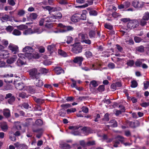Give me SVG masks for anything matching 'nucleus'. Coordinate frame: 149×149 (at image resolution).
Returning a JSON list of instances; mask_svg holds the SVG:
<instances>
[{
  "label": "nucleus",
  "instance_id": "8fccbe9b",
  "mask_svg": "<svg viewBox=\"0 0 149 149\" xmlns=\"http://www.w3.org/2000/svg\"><path fill=\"white\" fill-rule=\"evenodd\" d=\"M134 62L133 60H129L128 61L127 64L128 66H132L134 64Z\"/></svg>",
  "mask_w": 149,
  "mask_h": 149
},
{
  "label": "nucleus",
  "instance_id": "ddd939ff",
  "mask_svg": "<svg viewBox=\"0 0 149 149\" xmlns=\"http://www.w3.org/2000/svg\"><path fill=\"white\" fill-rule=\"evenodd\" d=\"M17 58V57L16 55H14L11 58L7 59L6 60V62L7 63L9 64H11L16 61Z\"/></svg>",
  "mask_w": 149,
  "mask_h": 149
},
{
  "label": "nucleus",
  "instance_id": "ea45409f",
  "mask_svg": "<svg viewBox=\"0 0 149 149\" xmlns=\"http://www.w3.org/2000/svg\"><path fill=\"white\" fill-rule=\"evenodd\" d=\"M17 27L18 29L20 30H22L26 29L27 28V26L25 25L22 24L17 26Z\"/></svg>",
  "mask_w": 149,
  "mask_h": 149
},
{
  "label": "nucleus",
  "instance_id": "4468645a",
  "mask_svg": "<svg viewBox=\"0 0 149 149\" xmlns=\"http://www.w3.org/2000/svg\"><path fill=\"white\" fill-rule=\"evenodd\" d=\"M34 49L32 47L29 46H26L23 49V51L26 53H31L34 51Z\"/></svg>",
  "mask_w": 149,
  "mask_h": 149
},
{
  "label": "nucleus",
  "instance_id": "f704fd0d",
  "mask_svg": "<svg viewBox=\"0 0 149 149\" xmlns=\"http://www.w3.org/2000/svg\"><path fill=\"white\" fill-rule=\"evenodd\" d=\"M61 147L63 149H69L70 148V145L65 143H63L61 144Z\"/></svg>",
  "mask_w": 149,
  "mask_h": 149
},
{
  "label": "nucleus",
  "instance_id": "13d9d810",
  "mask_svg": "<svg viewBox=\"0 0 149 149\" xmlns=\"http://www.w3.org/2000/svg\"><path fill=\"white\" fill-rule=\"evenodd\" d=\"M32 33H33L31 31V30L30 29L26 30L24 32V34L26 35L31 34Z\"/></svg>",
  "mask_w": 149,
  "mask_h": 149
},
{
  "label": "nucleus",
  "instance_id": "4c0bfd02",
  "mask_svg": "<svg viewBox=\"0 0 149 149\" xmlns=\"http://www.w3.org/2000/svg\"><path fill=\"white\" fill-rule=\"evenodd\" d=\"M58 53L59 54L64 57H66L67 56L66 53L61 49H58Z\"/></svg>",
  "mask_w": 149,
  "mask_h": 149
},
{
  "label": "nucleus",
  "instance_id": "a878e982",
  "mask_svg": "<svg viewBox=\"0 0 149 149\" xmlns=\"http://www.w3.org/2000/svg\"><path fill=\"white\" fill-rule=\"evenodd\" d=\"M3 115L4 116L6 117H9L10 116V111L8 109H5L3 111Z\"/></svg>",
  "mask_w": 149,
  "mask_h": 149
},
{
  "label": "nucleus",
  "instance_id": "4d7b16f0",
  "mask_svg": "<svg viewBox=\"0 0 149 149\" xmlns=\"http://www.w3.org/2000/svg\"><path fill=\"white\" fill-rule=\"evenodd\" d=\"M134 39L135 42L137 43L139 42L142 40L141 38L137 36L135 37Z\"/></svg>",
  "mask_w": 149,
  "mask_h": 149
},
{
  "label": "nucleus",
  "instance_id": "1a4fd4ad",
  "mask_svg": "<svg viewBox=\"0 0 149 149\" xmlns=\"http://www.w3.org/2000/svg\"><path fill=\"white\" fill-rule=\"evenodd\" d=\"M71 20L74 22H77L80 20V15L76 14L72 15L71 18Z\"/></svg>",
  "mask_w": 149,
  "mask_h": 149
},
{
  "label": "nucleus",
  "instance_id": "c9c22d12",
  "mask_svg": "<svg viewBox=\"0 0 149 149\" xmlns=\"http://www.w3.org/2000/svg\"><path fill=\"white\" fill-rule=\"evenodd\" d=\"M9 19V17L7 15L5 14L4 16H3L1 18V19L3 22L5 21H7Z\"/></svg>",
  "mask_w": 149,
  "mask_h": 149
},
{
  "label": "nucleus",
  "instance_id": "7ed1b4c3",
  "mask_svg": "<svg viewBox=\"0 0 149 149\" xmlns=\"http://www.w3.org/2000/svg\"><path fill=\"white\" fill-rule=\"evenodd\" d=\"M139 26L138 21L136 19L130 21L127 24L128 28L132 29L137 27Z\"/></svg>",
  "mask_w": 149,
  "mask_h": 149
},
{
  "label": "nucleus",
  "instance_id": "2eb2a0df",
  "mask_svg": "<svg viewBox=\"0 0 149 149\" xmlns=\"http://www.w3.org/2000/svg\"><path fill=\"white\" fill-rule=\"evenodd\" d=\"M1 128L3 131H6L8 128L7 123L5 122L1 123Z\"/></svg>",
  "mask_w": 149,
  "mask_h": 149
},
{
  "label": "nucleus",
  "instance_id": "37998d69",
  "mask_svg": "<svg viewBox=\"0 0 149 149\" xmlns=\"http://www.w3.org/2000/svg\"><path fill=\"white\" fill-rule=\"evenodd\" d=\"M53 17L52 16L50 17H47V18H44L45 22H50L52 21V19Z\"/></svg>",
  "mask_w": 149,
  "mask_h": 149
},
{
  "label": "nucleus",
  "instance_id": "69168bd1",
  "mask_svg": "<svg viewBox=\"0 0 149 149\" xmlns=\"http://www.w3.org/2000/svg\"><path fill=\"white\" fill-rule=\"evenodd\" d=\"M82 111L85 113H87L88 112V109L87 107H83L82 108Z\"/></svg>",
  "mask_w": 149,
  "mask_h": 149
},
{
  "label": "nucleus",
  "instance_id": "2f4dec72",
  "mask_svg": "<svg viewBox=\"0 0 149 149\" xmlns=\"http://www.w3.org/2000/svg\"><path fill=\"white\" fill-rule=\"evenodd\" d=\"M66 114V111L65 109H62L60 110V111L59 112V114L60 116L64 117L65 116Z\"/></svg>",
  "mask_w": 149,
  "mask_h": 149
},
{
  "label": "nucleus",
  "instance_id": "b1692460",
  "mask_svg": "<svg viewBox=\"0 0 149 149\" xmlns=\"http://www.w3.org/2000/svg\"><path fill=\"white\" fill-rule=\"evenodd\" d=\"M33 99L37 103L39 104H41L44 102V100L42 99L37 98L36 97H33Z\"/></svg>",
  "mask_w": 149,
  "mask_h": 149
},
{
  "label": "nucleus",
  "instance_id": "f257e3e1",
  "mask_svg": "<svg viewBox=\"0 0 149 149\" xmlns=\"http://www.w3.org/2000/svg\"><path fill=\"white\" fill-rule=\"evenodd\" d=\"M72 46L73 47L72 49V51L74 54H78L82 52V47L80 42H76Z\"/></svg>",
  "mask_w": 149,
  "mask_h": 149
},
{
  "label": "nucleus",
  "instance_id": "9d476101",
  "mask_svg": "<svg viewBox=\"0 0 149 149\" xmlns=\"http://www.w3.org/2000/svg\"><path fill=\"white\" fill-rule=\"evenodd\" d=\"M32 130L34 132H37L38 133L36 135V137L38 138H40L42 135L43 133L42 130L40 129L36 130L33 127V128Z\"/></svg>",
  "mask_w": 149,
  "mask_h": 149
},
{
  "label": "nucleus",
  "instance_id": "a19ab883",
  "mask_svg": "<svg viewBox=\"0 0 149 149\" xmlns=\"http://www.w3.org/2000/svg\"><path fill=\"white\" fill-rule=\"evenodd\" d=\"M16 64L18 66H20L24 64V63L22 60L19 59H18L17 61Z\"/></svg>",
  "mask_w": 149,
  "mask_h": 149
},
{
  "label": "nucleus",
  "instance_id": "aec40b11",
  "mask_svg": "<svg viewBox=\"0 0 149 149\" xmlns=\"http://www.w3.org/2000/svg\"><path fill=\"white\" fill-rule=\"evenodd\" d=\"M117 123L116 121L114 120H111L109 122V125H107L108 127H116Z\"/></svg>",
  "mask_w": 149,
  "mask_h": 149
},
{
  "label": "nucleus",
  "instance_id": "cd10ccee",
  "mask_svg": "<svg viewBox=\"0 0 149 149\" xmlns=\"http://www.w3.org/2000/svg\"><path fill=\"white\" fill-rule=\"evenodd\" d=\"M39 71L40 72H38V74H46L48 73V70L45 68H40Z\"/></svg>",
  "mask_w": 149,
  "mask_h": 149
},
{
  "label": "nucleus",
  "instance_id": "f3484780",
  "mask_svg": "<svg viewBox=\"0 0 149 149\" xmlns=\"http://www.w3.org/2000/svg\"><path fill=\"white\" fill-rule=\"evenodd\" d=\"M29 53L27 52L25 53V54L20 53L18 54V56L23 59L25 58H28L29 59V56L30 55Z\"/></svg>",
  "mask_w": 149,
  "mask_h": 149
},
{
  "label": "nucleus",
  "instance_id": "6e6552de",
  "mask_svg": "<svg viewBox=\"0 0 149 149\" xmlns=\"http://www.w3.org/2000/svg\"><path fill=\"white\" fill-rule=\"evenodd\" d=\"M8 48L9 49L12 51V52H14V54H15L18 51V47L17 46L10 44Z\"/></svg>",
  "mask_w": 149,
  "mask_h": 149
},
{
  "label": "nucleus",
  "instance_id": "7c9ffc66",
  "mask_svg": "<svg viewBox=\"0 0 149 149\" xmlns=\"http://www.w3.org/2000/svg\"><path fill=\"white\" fill-rule=\"evenodd\" d=\"M142 19L147 21L149 19V13L148 12H146L143 15Z\"/></svg>",
  "mask_w": 149,
  "mask_h": 149
},
{
  "label": "nucleus",
  "instance_id": "5fc2aeb1",
  "mask_svg": "<svg viewBox=\"0 0 149 149\" xmlns=\"http://www.w3.org/2000/svg\"><path fill=\"white\" fill-rule=\"evenodd\" d=\"M108 68L111 69H114L115 68V65L112 63H110L108 65Z\"/></svg>",
  "mask_w": 149,
  "mask_h": 149
},
{
  "label": "nucleus",
  "instance_id": "a18cd8bd",
  "mask_svg": "<svg viewBox=\"0 0 149 149\" xmlns=\"http://www.w3.org/2000/svg\"><path fill=\"white\" fill-rule=\"evenodd\" d=\"M76 109L74 108H72L70 109H68L67 110V112L68 114H69L70 113H73L76 111Z\"/></svg>",
  "mask_w": 149,
  "mask_h": 149
},
{
  "label": "nucleus",
  "instance_id": "dca6fc26",
  "mask_svg": "<svg viewBox=\"0 0 149 149\" xmlns=\"http://www.w3.org/2000/svg\"><path fill=\"white\" fill-rule=\"evenodd\" d=\"M15 86L17 89L19 90H22L24 87V85L22 83L15 84Z\"/></svg>",
  "mask_w": 149,
  "mask_h": 149
},
{
  "label": "nucleus",
  "instance_id": "58836bf2",
  "mask_svg": "<svg viewBox=\"0 0 149 149\" xmlns=\"http://www.w3.org/2000/svg\"><path fill=\"white\" fill-rule=\"evenodd\" d=\"M144 47L143 46L141 45L140 46L137 47L136 48V50L137 51L139 52H144Z\"/></svg>",
  "mask_w": 149,
  "mask_h": 149
},
{
  "label": "nucleus",
  "instance_id": "680f3d73",
  "mask_svg": "<svg viewBox=\"0 0 149 149\" xmlns=\"http://www.w3.org/2000/svg\"><path fill=\"white\" fill-rule=\"evenodd\" d=\"M123 4L125 8H126L130 6V3L129 2L127 1L124 2Z\"/></svg>",
  "mask_w": 149,
  "mask_h": 149
},
{
  "label": "nucleus",
  "instance_id": "473e14b6",
  "mask_svg": "<svg viewBox=\"0 0 149 149\" xmlns=\"http://www.w3.org/2000/svg\"><path fill=\"white\" fill-rule=\"evenodd\" d=\"M12 33L15 36H19L21 34V32L17 29L14 30Z\"/></svg>",
  "mask_w": 149,
  "mask_h": 149
},
{
  "label": "nucleus",
  "instance_id": "e433bc0d",
  "mask_svg": "<svg viewBox=\"0 0 149 149\" xmlns=\"http://www.w3.org/2000/svg\"><path fill=\"white\" fill-rule=\"evenodd\" d=\"M13 29L14 27L13 26H8L5 29L7 32L10 33L13 30Z\"/></svg>",
  "mask_w": 149,
  "mask_h": 149
},
{
  "label": "nucleus",
  "instance_id": "09e8293b",
  "mask_svg": "<svg viewBox=\"0 0 149 149\" xmlns=\"http://www.w3.org/2000/svg\"><path fill=\"white\" fill-rule=\"evenodd\" d=\"M90 84L92 85L94 87H96L98 85L97 81L95 80H93L91 81L90 82Z\"/></svg>",
  "mask_w": 149,
  "mask_h": 149
},
{
  "label": "nucleus",
  "instance_id": "6e6d98bb",
  "mask_svg": "<svg viewBox=\"0 0 149 149\" xmlns=\"http://www.w3.org/2000/svg\"><path fill=\"white\" fill-rule=\"evenodd\" d=\"M90 15H91L96 16L97 15V13L95 10H92L89 11Z\"/></svg>",
  "mask_w": 149,
  "mask_h": 149
},
{
  "label": "nucleus",
  "instance_id": "423d86ee",
  "mask_svg": "<svg viewBox=\"0 0 149 149\" xmlns=\"http://www.w3.org/2000/svg\"><path fill=\"white\" fill-rule=\"evenodd\" d=\"M58 26L63 29V32H66L68 31L73 30V28L71 26H65L62 24L59 23L58 24Z\"/></svg>",
  "mask_w": 149,
  "mask_h": 149
},
{
  "label": "nucleus",
  "instance_id": "e2e57ef3",
  "mask_svg": "<svg viewBox=\"0 0 149 149\" xmlns=\"http://www.w3.org/2000/svg\"><path fill=\"white\" fill-rule=\"evenodd\" d=\"M117 138L118 140L121 142H123L125 141L124 138L123 137L120 136H118L117 137Z\"/></svg>",
  "mask_w": 149,
  "mask_h": 149
},
{
  "label": "nucleus",
  "instance_id": "412c9836",
  "mask_svg": "<svg viewBox=\"0 0 149 149\" xmlns=\"http://www.w3.org/2000/svg\"><path fill=\"white\" fill-rule=\"evenodd\" d=\"M138 21L139 25H140L142 26H146L147 24V21L142 19H140Z\"/></svg>",
  "mask_w": 149,
  "mask_h": 149
},
{
  "label": "nucleus",
  "instance_id": "4be33fe9",
  "mask_svg": "<svg viewBox=\"0 0 149 149\" xmlns=\"http://www.w3.org/2000/svg\"><path fill=\"white\" fill-rule=\"evenodd\" d=\"M30 54L29 56V59L34 58L35 59H38L40 57L38 53H36L35 54H32V53H29Z\"/></svg>",
  "mask_w": 149,
  "mask_h": 149
},
{
  "label": "nucleus",
  "instance_id": "864d4df0",
  "mask_svg": "<svg viewBox=\"0 0 149 149\" xmlns=\"http://www.w3.org/2000/svg\"><path fill=\"white\" fill-rule=\"evenodd\" d=\"M52 17H53V18H55L57 19H60L62 18V15L61 13L59 14H57V15H54Z\"/></svg>",
  "mask_w": 149,
  "mask_h": 149
},
{
  "label": "nucleus",
  "instance_id": "79ce46f5",
  "mask_svg": "<svg viewBox=\"0 0 149 149\" xmlns=\"http://www.w3.org/2000/svg\"><path fill=\"white\" fill-rule=\"evenodd\" d=\"M15 100V97L14 96H13L10 98L8 99V102L10 104H12L14 102Z\"/></svg>",
  "mask_w": 149,
  "mask_h": 149
},
{
  "label": "nucleus",
  "instance_id": "9b49d317",
  "mask_svg": "<svg viewBox=\"0 0 149 149\" xmlns=\"http://www.w3.org/2000/svg\"><path fill=\"white\" fill-rule=\"evenodd\" d=\"M54 70L57 74H63L64 73V70L61 67H56L54 68Z\"/></svg>",
  "mask_w": 149,
  "mask_h": 149
},
{
  "label": "nucleus",
  "instance_id": "de8ad7c7",
  "mask_svg": "<svg viewBox=\"0 0 149 149\" xmlns=\"http://www.w3.org/2000/svg\"><path fill=\"white\" fill-rule=\"evenodd\" d=\"M89 35L90 38H92L95 37V34L94 31L91 30L89 32Z\"/></svg>",
  "mask_w": 149,
  "mask_h": 149
},
{
  "label": "nucleus",
  "instance_id": "f8f14e48",
  "mask_svg": "<svg viewBox=\"0 0 149 149\" xmlns=\"http://www.w3.org/2000/svg\"><path fill=\"white\" fill-rule=\"evenodd\" d=\"M45 8L49 11H55L57 10H60L61 8L59 7H51L50 6H47L45 7Z\"/></svg>",
  "mask_w": 149,
  "mask_h": 149
},
{
  "label": "nucleus",
  "instance_id": "39448f33",
  "mask_svg": "<svg viewBox=\"0 0 149 149\" xmlns=\"http://www.w3.org/2000/svg\"><path fill=\"white\" fill-rule=\"evenodd\" d=\"M84 59V58L82 56H76L74 58L73 61L74 63H77L79 66H81Z\"/></svg>",
  "mask_w": 149,
  "mask_h": 149
},
{
  "label": "nucleus",
  "instance_id": "49530a36",
  "mask_svg": "<svg viewBox=\"0 0 149 149\" xmlns=\"http://www.w3.org/2000/svg\"><path fill=\"white\" fill-rule=\"evenodd\" d=\"M138 84L137 82L133 80L131 81V87L132 88H135L137 86Z\"/></svg>",
  "mask_w": 149,
  "mask_h": 149
},
{
  "label": "nucleus",
  "instance_id": "3c124183",
  "mask_svg": "<svg viewBox=\"0 0 149 149\" xmlns=\"http://www.w3.org/2000/svg\"><path fill=\"white\" fill-rule=\"evenodd\" d=\"M36 124L38 126H41L43 124L42 121L40 119H38L36 121Z\"/></svg>",
  "mask_w": 149,
  "mask_h": 149
},
{
  "label": "nucleus",
  "instance_id": "052dcab7",
  "mask_svg": "<svg viewBox=\"0 0 149 149\" xmlns=\"http://www.w3.org/2000/svg\"><path fill=\"white\" fill-rule=\"evenodd\" d=\"M19 97H21L22 98L27 97H28V96L26 95V94L24 92H22L19 93Z\"/></svg>",
  "mask_w": 149,
  "mask_h": 149
},
{
  "label": "nucleus",
  "instance_id": "774afa93",
  "mask_svg": "<svg viewBox=\"0 0 149 149\" xmlns=\"http://www.w3.org/2000/svg\"><path fill=\"white\" fill-rule=\"evenodd\" d=\"M143 107H148L149 105V102H143L140 104Z\"/></svg>",
  "mask_w": 149,
  "mask_h": 149
},
{
  "label": "nucleus",
  "instance_id": "5701e85b",
  "mask_svg": "<svg viewBox=\"0 0 149 149\" xmlns=\"http://www.w3.org/2000/svg\"><path fill=\"white\" fill-rule=\"evenodd\" d=\"M86 13H87V11L86 10H83L82 13L80 16V20H86Z\"/></svg>",
  "mask_w": 149,
  "mask_h": 149
},
{
  "label": "nucleus",
  "instance_id": "c756f323",
  "mask_svg": "<svg viewBox=\"0 0 149 149\" xmlns=\"http://www.w3.org/2000/svg\"><path fill=\"white\" fill-rule=\"evenodd\" d=\"M61 107H62V109H65L71 107V105L69 104H63L61 105Z\"/></svg>",
  "mask_w": 149,
  "mask_h": 149
},
{
  "label": "nucleus",
  "instance_id": "6ab92c4d",
  "mask_svg": "<svg viewBox=\"0 0 149 149\" xmlns=\"http://www.w3.org/2000/svg\"><path fill=\"white\" fill-rule=\"evenodd\" d=\"M28 72L29 74H38V70L36 68L30 69Z\"/></svg>",
  "mask_w": 149,
  "mask_h": 149
},
{
  "label": "nucleus",
  "instance_id": "bf43d9fd",
  "mask_svg": "<svg viewBox=\"0 0 149 149\" xmlns=\"http://www.w3.org/2000/svg\"><path fill=\"white\" fill-rule=\"evenodd\" d=\"M82 42H85V43L88 45H90L91 43V40L89 39H85L81 41Z\"/></svg>",
  "mask_w": 149,
  "mask_h": 149
},
{
  "label": "nucleus",
  "instance_id": "338daca9",
  "mask_svg": "<svg viewBox=\"0 0 149 149\" xmlns=\"http://www.w3.org/2000/svg\"><path fill=\"white\" fill-rule=\"evenodd\" d=\"M104 27L105 28L110 30H111L113 28V26H112L107 24H105Z\"/></svg>",
  "mask_w": 149,
  "mask_h": 149
},
{
  "label": "nucleus",
  "instance_id": "c85d7f7f",
  "mask_svg": "<svg viewBox=\"0 0 149 149\" xmlns=\"http://www.w3.org/2000/svg\"><path fill=\"white\" fill-rule=\"evenodd\" d=\"M55 49V46L54 44L48 45L47 47L48 50L49 51L52 52Z\"/></svg>",
  "mask_w": 149,
  "mask_h": 149
},
{
  "label": "nucleus",
  "instance_id": "0e129e2a",
  "mask_svg": "<svg viewBox=\"0 0 149 149\" xmlns=\"http://www.w3.org/2000/svg\"><path fill=\"white\" fill-rule=\"evenodd\" d=\"M25 13V11L23 10H21L18 11V15L19 16H23Z\"/></svg>",
  "mask_w": 149,
  "mask_h": 149
},
{
  "label": "nucleus",
  "instance_id": "bb28decb",
  "mask_svg": "<svg viewBox=\"0 0 149 149\" xmlns=\"http://www.w3.org/2000/svg\"><path fill=\"white\" fill-rule=\"evenodd\" d=\"M84 54L87 58H91L93 56L92 53L90 51H87L85 52Z\"/></svg>",
  "mask_w": 149,
  "mask_h": 149
},
{
  "label": "nucleus",
  "instance_id": "393cba45",
  "mask_svg": "<svg viewBox=\"0 0 149 149\" xmlns=\"http://www.w3.org/2000/svg\"><path fill=\"white\" fill-rule=\"evenodd\" d=\"M143 59H141L137 60L135 63V65L137 67H141L142 64V61H144Z\"/></svg>",
  "mask_w": 149,
  "mask_h": 149
},
{
  "label": "nucleus",
  "instance_id": "72a5a7b5",
  "mask_svg": "<svg viewBox=\"0 0 149 149\" xmlns=\"http://www.w3.org/2000/svg\"><path fill=\"white\" fill-rule=\"evenodd\" d=\"M80 127L79 125L75 126H69L68 128L69 129L72 131H75L77 130Z\"/></svg>",
  "mask_w": 149,
  "mask_h": 149
},
{
  "label": "nucleus",
  "instance_id": "c03bdc74",
  "mask_svg": "<svg viewBox=\"0 0 149 149\" xmlns=\"http://www.w3.org/2000/svg\"><path fill=\"white\" fill-rule=\"evenodd\" d=\"M38 15L36 13H32L30 15V17L31 19L35 20L36 19Z\"/></svg>",
  "mask_w": 149,
  "mask_h": 149
},
{
  "label": "nucleus",
  "instance_id": "a211bd4d",
  "mask_svg": "<svg viewBox=\"0 0 149 149\" xmlns=\"http://www.w3.org/2000/svg\"><path fill=\"white\" fill-rule=\"evenodd\" d=\"M93 0H87L86 2L88 3H85L84 5L79 6V8H84L88 6V5H92L93 3Z\"/></svg>",
  "mask_w": 149,
  "mask_h": 149
},
{
  "label": "nucleus",
  "instance_id": "0eeeda50",
  "mask_svg": "<svg viewBox=\"0 0 149 149\" xmlns=\"http://www.w3.org/2000/svg\"><path fill=\"white\" fill-rule=\"evenodd\" d=\"M14 145L17 149H28V146L24 144H20L17 142L14 143Z\"/></svg>",
  "mask_w": 149,
  "mask_h": 149
},
{
  "label": "nucleus",
  "instance_id": "603ef678",
  "mask_svg": "<svg viewBox=\"0 0 149 149\" xmlns=\"http://www.w3.org/2000/svg\"><path fill=\"white\" fill-rule=\"evenodd\" d=\"M105 89L104 86L103 85L100 86L98 88L97 90L100 92H102L104 91Z\"/></svg>",
  "mask_w": 149,
  "mask_h": 149
},
{
  "label": "nucleus",
  "instance_id": "20e7f679",
  "mask_svg": "<svg viewBox=\"0 0 149 149\" xmlns=\"http://www.w3.org/2000/svg\"><path fill=\"white\" fill-rule=\"evenodd\" d=\"M132 6L136 8H142L144 4V2H139L137 1H134L132 3Z\"/></svg>",
  "mask_w": 149,
  "mask_h": 149
},
{
  "label": "nucleus",
  "instance_id": "f03ea898",
  "mask_svg": "<svg viewBox=\"0 0 149 149\" xmlns=\"http://www.w3.org/2000/svg\"><path fill=\"white\" fill-rule=\"evenodd\" d=\"M38 76V75H30V77L31 79H36L34 82L36 86L40 87L43 85V83L41 80L39 79V77Z\"/></svg>",
  "mask_w": 149,
  "mask_h": 149
}]
</instances>
